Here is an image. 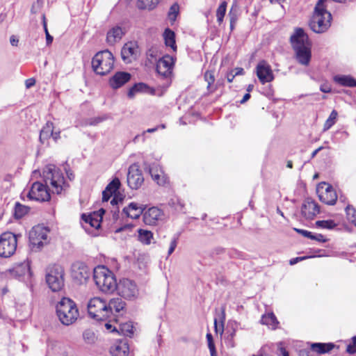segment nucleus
Instances as JSON below:
<instances>
[{"instance_id": "1", "label": "nucleus", "mask_w": 356, "mask_h": 356, "mask_svg": "<svg viewBox=\"0 0 356 356\" xmlns=\"http://www.w3.org/2000/svg\"><path fill=\"white\" fill-rule=\"evenodd\" d=\"M42 179L44 184L39 181L34 182L27 193V197L37 202H46L50 200L51 190L53 193L60 194L67 186L60 169L56 165L49 164L42 170Z\"/></svg>"}, {"instance_id": "2", "label": "nucleus", "mask_w": 356, "mask_h": 356, "mask_svg": "<svg viewBox=\"0 0 356 356\" xmlns=\"http://www.w3.org/2000/svg\"><path fill=\"white\" fill-rule=\"evenodd\" d=\"M290 41L296 61L302 66H309L312 59V44L304 30L296 29Z\"/></svg>"}, {"instance_id": "3", "label": "nucleus", "mask_w": 356, "mask_h": 356, "mask_svg": "<svg viewBox=\"0 0 356 356\" xmlns=\"http://www.w3.org/2000/svg\"><path fill=\"white\" fill-rule=\"evenodd\" d=\"M93 279L97 287L104 293H112L117 289L113 273L104 266H98L93 270Z\"/></svg>"}, {"instance_id": "4", "label": "nucleus", "mask_w": 356, "mask_h": 356, "mask_svg": "<svg viewBox=\"0 0 356 356\" xmlns=\"http://www.w3.org/2000/svg\"><path fill=\"white\" fill-rule=\"evenodd\" d=\"M56 314L60 323L65 325L73 324L79 317V310L73 300L63 298L56 305Z\"/></svg>"}, {"instance_id": "5", "label": "nucleus", "mask_w": 356, "mask_h": 356, "mask_svg": "<svg viewBox=\"0 0 356 356\" xmlns=\"http://www.w3.org/2000/svg\"><path fill=\"white\" fill-rule=\"evenodd\" d=\"M113 65L114 57L108 50L97 52L92 60V67L94 72L102 76L110 72L113 67Z\"/></svg>"}, {"instance_id": "6", "label": "nucleus", "mask_w": 356, "mask_h": 356, "mask_svg": "<svg viewBox=\"0 0 356 356\" xmlns=\"http://www.w3.org/2000/svg\"><path fill=\"white\" fill-rule=\"evenodd\" d=\"M64 275V269L59 265L54 264L47 269L46 282L52 291H60L63 288Z\"/></svg>"}, {"instance_id": "7", "label": "nucleus", "mask_w": 356, "mask_h": 356, "mask_svg": "<svg viewBox=\"0 0 356 356\" xmlns=\"http://www.w3.org/2000/svg\"><path fill=\"white\" fill-rule=\"evenodd\" d=\"M88 310L89 315L97 321H104L108 318L107 302L100 298L90 299Z\"/></svg>"}, {"instance_id": "8", "label": "nucleus", "mask_w": 356, "mask_h": 356, "mask_svg": "<svg viewBox=\"0 0 356 356\" xmlns=\"http://www.w3.org/2000/svg\"><path fill=\"white\" fill-rule=\"evenodd\" d=\"M17 245V236L7 232L0 235V257L8 258L14 254Z\"/></svg>"}, {"instance_id": "9", "label": "nucleus", "mask_w": 356, "mask_h": 356, "mask_svg": "<svg viewBox=\"0 0 356 356\" xmlns=\"http://www.w3.org/2000/svg\"><path fill=\"white\" fill-rule=\"evenodd\" d=\"M116 289L121 297L129 300L136 299L139 295V290L136 284L127 278L120 281Z\"/></svg>"}, {"instance_id": "10", "label": "nucleus", "mask_w": 356, "mask_h": 356, "mask_svg": "<svg viewBox=\"0 0 356 356\" xmlns=\"http://www.w3.org/2000/svg\"><path fill=\"white\" fill-rule=\"evenodd\" d=\"M49 229L42 225L34 226L29 232V241L33 248H40L48 243Z\"/></svg>"}, {"instance_id": "11", "label": "nucleus", "mask_w": 356, "mask_h": 356, "mask_svg": "<svg viewBox=\"0 0 356 356\" xmlns=\"http://www.w3.org/2000/svg\"><path fill=\"white\" fill-rule=\"evenodd\" d=\"M127 184L131 189L139 188L144 182V177L139 166L134 163L129 166L127 173Z\"/></svg>"}, {"instance_id": "12", "label": "nucleus", "mask_w": 356, "mask_h": 356, "mask_svg": "<svg viewBox=\"0 0 356 356\" xmlns=\"http://www.w3.org/2000/svg\"><path fill=\"white\" fill-rule=\"evenodd\" d=\"M257 75L259 81L264 84L271 82L274 79V75L270 65L266 60H261L256 67Z\"/></svg>"}, {"instance_id": "13", "label": "nucleus", "mask_w": 356, "mask_h": 356, "mask_svg": "<svg viewBox=\"0 0 356 356\" xmlns=\"http://www.w3.org/2000/svg\"><path fill=\"white\" fill-rule=\"evenodd\" d=\"M175 61L172 56L169 55L163 56L159 58L156 63V72L164 77H168L172 73Z\"/></svg>"}, {"instance_id": "14", "label": "nucleus", "mask_w": 356, "mask_h": 356, "mask_svg": "<svg viewBox=\"0 0 356 356\" xmlns=\"http://www.w3.org/2000/svg\"><path fill=\"white\" fill-rule=\"evenodd\" d=\"M320 212L318 204L312 198H306L302 205V215L307 219H312Z\"/></svg>"}, {"instance_id": "15", "label": "nucleus", "mask_w": 356, "mask_h": 356, "mask_svg": "<svg viewBox=\"0 0 356 356\" xmlns=\"http://www.w3.org/2000/svg\"><path fill=\"white\" fill-rule=\"evenodd\" d=\"M324 185L326 186L325 190L318 191L319 199L326 204L334 205L337 200V193L330 185L325 183H324Z\"/></svg>"}, {"instance_id": "16", "label": "nucleus", "mask_w": 356, "mask_h": 356, "mask_svg": "<svg viewBox=\"0 0 356 356\" xmlns=\"http://www.w3.org/2000/svg\"><path fill=\"white\" fill-rule=\"evenodd\" d=\"M131 79V74L126 72H116L109 80V84L113 89L122 87Z\"/></svg>"}, {"instance_id": "17", "label": "nucleus", "mask_w": 356, "mask_h": 356, "mask_svg": "<svg viewBox=\"0 0 356 356\" xmlns=\"http://www.w3.org/2000/svg\"><path fill=\"white\" fill-rule=\"evenodd\" d=\"M146 209L144 204H138L135 202H131L128 207L123 209V213L129 218L132 219L138 218Z\"/></svg>"}, {"instance_id": "18", "label": "nucleus", "mask_w": 356, "mask_h": 356, "mask_svg": "<svg viewBox=\"0 0 356 356\" xmlns=\"http://www.w3.org/2000/svg\"><path fill=\"white\" fill-rule=\"evenodd\" d=\"M110 353L113 356H128L129 346L126 340H119L113 344L110 348Z\"/></svg>"}, {"instance_id": "19", "label": "nucleus", "mask_w": 356, "mask_h": 356, "mask_svg": "<svg viewBox=\"0 0 356 356\" xmlns=\"http://www.w3.org/2000/svg\"><path fill=\"white\" fill-rule=\"evenodd\" d=\"M90 272L87 266L80 264L74 266L73 277L79 283L86 282L90 277Z\"/></svg>"}, {"instance_id": "20", "label": "nucleus", "mask_w": 356, "mask_h": 356, "mask_svg": "<svg viewBox=\"0 0 356 356\" xmlns=\"http://www.w3.org/2000/svg\"><path fill=\"white\" fill-rule=\"evenodd\" d=\"M136 45L133 42L126 43L121 51V56L123 61L130 63L136 55Z\"/></svg>"}, {"instance_id": "21", "label": "nucleus", "mask_w": 356, "mask_h": 356, "mask_svg": "<svg viewBox=\"0 0 356 356\" xmlns=\"http://www.w3.org/2000/svg\"><path fill=\"white\" fill-rule=\"evenodd\" d=\"M149 171L152 179L159 186H164L168 181V177L157 165H152Z\"/></svg>"}, {"instance_id": "22", "label": "nucleus", "mask_w": 356, "mask_h": 356, "mask_svg": "<svg viewBox=\"0 0 356 356\" xmlns=\"http://www.w3.org/2000/svg\"><path fill=\"white\" fill-rule=\"evenodd\" d=\"M125 307V302L120 298H112L107 302L108 318L111 315L119 313Z\"/></svg>"}, {"instance_id": "23", "label": "nucleus", "mask_w": 356, "mask_h": 356, "mask_svg": "<svg viewBox=\"0 0 356 356\" xmlns=\"http://www.w3.org/2000/svg\"><path fill=\"white\" fill-rule=\"evenodd\" d=\"M162 211L157 207H151L143 214L144 222L147 225H154L162 216Z\"/></svg>"}, {"instance_id": "24", "label": "nucleus", "mask_w": 356, "mask_h": 356, "mask_svg": "<svg viewBox=\"0 0 356 356\" xmlns=\"http://www.w3.org/2000/svg\"><path fill=\"white\" fill-rule=\"evenodd\" d=\"M81 219L84 223L88 224L91 227L98 229L100 227L102 217L98 212H94L88 215L83 214Z\"/></svg>"}, {"instance_id": "25", "label": "nucleus", "mask_w": 356, "mask_h": 356, "mask_svg": "<svg viewBox=\"0 0 356 356\" xmlns=\"http://www.w3.org/2000/svg\"><path fill=\"white\" fill-rule=\"evenodd\" d=\"M123 35L122 29L120 26H115L108 31L106 41L110 45H113L121 40Z\"/></svg>"}, {"instance_id": "26", "label": "nucleus", "mask_w": 356, "mask_h": 356, "mask_svg": "<svg viewBox=\"0 0 356 356\" xmlns=\"http://www.w3.org/2000/svg\"><path fill=\"white\" fill-rule=\"evenodd\" d=\"M225 321V307H222L221 313L219 314L218 318L214 319V328L216 334L222 335L224 332V323Z\"/></svg>"}, {"instance_id": "27", "label": "nucleus", "mask_w": 356, "mask_h": 356, "mask_svg": "<svg viewBox=\"0 0 356 356\" xmlns=\"http://www.w3.org/2000/svg\"><path fill=\"white\" fill-rule=\"evenodd\" d=\"M261 322L264 325L270 326L273 330L277 328L279 322L273 313H268L264 314L261 317Z\"/></svg>"}, {"instance_id": "28", "label": "nucleus", "mask_w": 356, "mask_h": 356, "mask_svg": "<svg viewBox=\"0 0 356 356\" xmlns=\"http://www.w3.org/2000/svg\"><path fill=\"white\" fill-rule=\"evenodd\" d=\"M311 348L314 353L315 352L318 354H324L330 352L334 348V344L332 343H314L312 344Z\"/></svg>"}, {"instance_id": "29", "label": "nucleus", "mask_w": 356, "mask_h": 356, "mask_svg": "<svg viewBox=\"0 0 356 356\" xmlns=\"http://www.w3.org/2000/svg\"><path fill=\"white\" fill-rule=\"evenodd\" d=\"M334 80L337 83L348 87L356 86V80L350 76H335Z\"/></svg>"}, {"instance_id": "30", "label": "nucleus", "mask_w": 356, "mask_h": 356, "mask_svg": "<svg viewBox=\"0 0 356 356\" xmlns=\"http://www.w3.org/2000/svg\"><path fill=\"white\" fill-rule=\"evenodd\" d=\"M165 43L166 46L170 47L173 51H176L177 46L175 44V33L169 29H166L163 33Z\"/></svg>"}, {"instance_id": "31", "label": "nucleus", "mask_w": 356, "mask_h": 356, "mask_svg": "<svg viewBox=\"0 0 356 356\" xmlns=\"http://www.w3.org/2000/svg\"><path fill=\"white\" fill-rule=\"evenodd\" d=\"M53 128L52 123H47L46 126L40 131V140L42 143H44L51 136H54Z\"/></svg>"}, {"instance_id": "32", "label": "nucleus", "mask_w": 356, "mask_h": 356, "mask_svg": "<svg viewBox=\"0 0 356 356\" xmlns=\"http://www.w3.org/2000/svg\"><path fill=\"white\" fill-rule=\"evenodd\" d=\"M294 230L298 233L300 234L305 237L309 238L312 240H316L319 242H325L324 236L321 234H314L311 232L307 230L295 228Z\"/></svg>"}, {"instance_id": "33", "label": "nucleus", "mask_w": 356, "mask_h": 356, "mask_svg": "<svg viewBox=\"0 0 356 356\" xmlns=\"http://www.w3.org/2000/svg\"><path fill=\"white\" fill-rule=\"evenodd\" d=\"M138 240L145 245H149L151 243L152 240L153 239V234L152 232L139 229L138 231Z\"/></svg>"}, {"instance_id": "34", "label": "nucleus", "mask_w": 356, "mask_h": 356, "mask_svg": "<svg viewBox=\"0 0 356 356\" xmlns=\"http://www.w3.org/2000/svg\"><path fill=\"white\" fill-rule=\"evenodd\" d=\"M118 330V333H120L121 334L126 337H131V335L134 334V326L131 322L120 324Z\"/></svg>"}, {"instance_id": "35", "label": "nucleus", "mask_w": 356, "mask_h": 356, "mask_svg": "<svg viewBox=\"0 0 356 356\" xmlns=\"http://www.w3.org/2000/svg\"><path fill=\"white\" fill-rule=\"evenodd\" d=\"M148 89L149 87L145 83H138L129 89L127 95L129 98H133L136 92H146Z\"/></svg>"}, {"instance_id": "36", "label": "nucleus", "mask_w": 356, "mask_h": 356, "mask_svg": "<svg viewBox=\"0 0 356 356\" xmlns=\"http://www.w3.org/2000/svg\"><path fill=\"white\" fill-rule=\"evenodd\" d=\"M338 116V113L337 111L333 110L331 113L330 114L329 118L325 121L324 126H323V130L327 131L330 129L335 123L337 121V118Z\"/></svg>"}, {"instance_id": "37", "label": "nucleus", "mask_w": 356, "mask_h": 356, "mask_svg": "<svg viewBox=\"0 0 356 356\" xmlns=\"http://www.w3.org/2000/svg\"><path fill=\"white\" fill-rule=\"evenodd\" d=\"M29 211V208L26 206L22 205L19 202L15 204V216L16 218H21Z\"/></svg>"}, {"instance_id": "38", "label": "nucleus", "mask_w": 356, "mask_h": 356, "mask_svg": "<svg viewBox=\"0 0 356 356\" xmlns=\"http://www.w3.org/2000/svg\"><path fill=\"white\" fill-rule=\"evenodd\" d=\"M158 0H138V7L140 9H153Z\"/></svg>"}, {"instance_id": "39", "label": "nucleus", "mask_w": 356, "mask_h": 356, "mask_svg": "<svg viewBox=\"0 0 356 356\" xmlns=\"http://www.w3.org/2000/svg\"><path fill=\"white\" fill-rule=\"evenodd\" d=\"M227 4L226 1H222L217 9L216 17L217 21L219 24H221L223 21V18L226 13Z\"/></svg>"}, {"instance_id": "40", "label": "nucleus", "mask_w": 356, "mask_h": 356, "mask_svg": "<svg viewBox=\"0 0 356 356\" xmlns=\"http://www.w3.org/2000/svg\"><path fill=\"white\" fill-rule=\"evenodd\" d=\"M316 226L318 228L332 229L337 226V224L332 220H318L316 222Z\"/></svg>"}, {"instance_id": "41", "label": "nucleus", "mask_w": 356, "mask_h": 356, "mask_svg": "<svg viewBox=\"0 0 356 356\" xmlns=\"http://www.w3.org/2000/svg\"><path fill=\"white\" fill-rule=\"evenodd\" d=\"M346 213L348 220L351 223L354 224L356 226V210H355V209L350 205H348L346 208Z\"/></svg>"}, {"instance_id": "42", "label": "nucleus", "mask_w": 356, "mask_h": 356, "mask_svg": "<svg viewBox=\"0 0 356 356\" xmlns=\"http://www.w3.org/2000/svg\"><path fill=\"white\" fill-rule=\"evenodd\" d=\"M120 186V181L119 179L115 178L107 185L106 189L113 194L118 190Z\"/></svg>"}, {"instance_id": "43", "label": "nucleus", "mask_w": 356, "mask_h": 356, "mask_svg": "<svg viewBox=\"0 0 356 356\" xmlns=\"http://www.w3.org/2000/svg\"><path fill=\"white\" fill-rule=\"evenodd\" d=\"M83 338L87 343H93L95 341V334L93 331L86 330L83 333Z\"/></svg>"}, {"instance_id": "44", "label": "nucleus", "mask_w": 356, "mask_h": 356, "mask_svg": "<svg viewBox=\"0 0 356 356\" xmlns=\"http://www.w3.org/2000/svg\"><path fill=\"white\" fill-rule=\"evenodd\" d=\"M236 336V330L233 329L232 332L229 333L225 338V341L227 347L229 348H234L236 346V343L234 341V337Z\"/></svg>"}, {"instance_id": "45", "label": "nucleus", "mask_w": 356, "mask_h": 356, "mask_svg": "<svg viewBox=\"0 0 356 356\" xmlns=\"http://www.w3.org/2000/svg\"><path fill=\"white\" fill-rule=\"evenodd\" d=\"M42 25H43L45 35H46L47 44L49 45L50 44H51V42L53 41V37L49 34V33L48 31L46 18H45L44 15H42Z\"/></svg>"}, {"instance_id": "46", "label": "nucleus", "mask_w": 356, "mask_h": 356, "mask_svg": "<svg viewBox=\"0 0 356 356\" xmlns=\"http://www.w3.org/2000/svg\"><path fill=\"white\" fill-rule=\"evenodd\" d=\"M179 240V234H175L171 239L170 247L168 249V254L170 255L175 251Z\"/></svg>"}, {"instance_id": "47", "label": "nucleus", "mask_w": 356, "mask_h": 356, "mask_svg": "<svg viewBox=\"0 0 356 356\" xmlns=\"http://www.w3.org/2000/svg\"><path fill=\"white\" fill-rule=\"evenodd\" d=\"M346 351L350 354L356 353V336L352 338L351 342L347 346Z\"/></svg>"}, {"instance_id": "48", "label": "nucleus", "mask_w": 356, "mask_h": 356, "mask_svg": "<svg viewBox=\"0 0 356 356\" xmlns=\"http://www.w3.org/2000/svg\"><path fill=\"white\" fill-rule=\"evenodd\" d=\"M178 13V6L177 5H173L170 7L168 16L170 20L174 21L177 17Z\"/></svg>"}, {"instance_id": "49", "label": "nucleus", "mask_w": 356, "mask_h": 356, "mask_svg": "<svg viewBox=\"0 0 356 356\" xmlns=\"http://www.w3.org/2000/svg\"><path fill=\"white\" fill-rule=\"evenodd\" d=\"M205 81L208 83V88L214 82L215 79L212 72L207 71L204 74Z\"/></svg>"}, {"instance_id": "50", "label": "nucleus", "mask_w": 356, "mask_h": 356, "mask_svg": "<svg viewBox=\"0 0 356 356\" xmlns=\"http://www.w3.org/2000/svg\"><path fill=\"white\" fill-rule=\"evenodd\" d=\"M229 17L231 24H236L237 21L236 10L232 7L229 13Z\"/></svg>"}, {"instance_id": "51", "label": "nucleus", "mask_w": 356, "mask_h": 356, "mask_svg": "<svg viewBox=\"0 0 356 356\" xmlns=\"http://www.w3.org/2000/svg\"><path fill=\"white\" fill-rule=\"evenodd\" d=\"M299 356H314V353L312 348L311 350L302 349L300 350Z\"/></svg>"}, {"instance_id": "52", "label": "nucleus", "mask_w": 356, "mask_h": 356, "mask_svg": "<svg viewBox=\"0 0 356 356\" xmlns=\"http://www.w3.org/2000/svg\"><path fill=\"white\" fill-rule=\"evenodd\" d=\"M206 337L208 343V348H210L216 347L213 342L212 334L211 333H207Z\"/></svg>"}, {"instance_id": "53", "label": "nucleus", "mask_w": 356, "mask_h": 356, "mask_svg": "<svg viewBox=\"0 0 356 356\" xmlns=\"http://www.w3.org/2000/svg\"><path fill=\"white\" fill-rule=\"evenodd\" d=\"M106 119V117H97V118H95L91 120L90 122V124L91 125H96L102 122H103L104 120H105Z\"/></svg>"}, {"instance_id": "54", "label": "nucleus", "mask_w": 356, "mask_h": 356, "mask_svg": "<svg viewBox=\"0 0 356 356\" xmlns=\"http://www.w3.org/2000/svg\"><path fill=\"white\" fill-rule=\"evenodd\" d=\"M113 193L105 189L102 193V200L103 202H107L112 196Z\"/></svg>"}, {"instance_id": "55", "label": "nucleus", "mask_w": 356, "mask_h": 356, "mask_svg": "<svg viewBox=\"0 0 356 356\" xmlns=\"http://www.w3.org/2000/svg\"><path fill=\"white\" fill-rule=\"evenodd\" d=\"M35 84V80L33 78L28 79L25 81L26 88H30Z\"/></svg>"}, {"instance_id": "56", "label": "nucleus", "mask_w": 356, "mask_h": 356, "mask_svg": "<svg viewBox=\"0 0 356 356\" xmlns=\"http://www.w3.org/2000/svg\"><path fill=\"white\" fill-rule=\"evenodd\" d=\"M320 90L321 92L325 93H329L331 92V87L327 84H323L320 87Z\"/></svg>"}, {"instance_id": "57", "label": "nucleus", "mask_w": 356, "mask_h": 356, "mask_svg": "<svg viewBox=\"0 0 356 356\" xmlns=\"http://www.w3.org/2000/svg\"><path fill=\"white\" fill-rule=\"evenodd\" d=\"M105 327L106 330H109L111 332H118V330L116 327L113 326L111 323H105Z\"/></svg>"}, {"instance_id": "58", "label": "nucleus", "mask_w": 356, "mask_h": 356, "mask_svg": "<svg viewBox=\"0 0 356 356\" xmlns=\"http://www.w3.org/2000/svg\"><path fill=\"white\" fill-rule=\"evenodd\" d=\"M305 259H306V257L293 258L289 261V264L291 265H294V264H297L298 261H302Z\"/></svg>"}, {"instance_id": "59", "label": "nucleus", "mask_w": 356, "mask_h": 356, "mask_svg": "<svg viewBox=\"0 0 356 356\" xmlns=\"http://www.w3.org/2000/svg\"><path fill=\"white\" fill-rule=\"evenodd\" d=\"M10 42L12 46H17L19 40L16 36L12 35L10 38Z\"/></svg>"}, {"instance_id": "60", "label": "nucleus", "mask_w": 356, "mask_h": 356, "mask_svg": "<svg viewBox=\"0 0 356 356\" xmlns=\"http://www.w3.org/2000/svg\"><path fill=\"white\" fill-rule=\"evenodd\" d=\"M232 70L234 71V74L235 76L238 75H242L244 73V70L242 67H236Z\"/></svg>"}, {"instance_id": "61", "label": "nucleus", "mask_w": 356, "mask_h": 356, "mask_svg": "<svg viewBox=\"0 0 356 356\" xmlns=\"http://www.w3.org/2000/svg\"><path fill=\"white\" fill-rule=\"evenodd\" d=\"M234 77H235V76L234 74V71L233 70H231L227 74V81L229 82V83L233 81Z\"/></svg>"}, {"instance_id": "62", "label": "nucleus", "mask_w": 356, "mask_h": 356, "mask_svg": "<svg viewBox=\"0 0 356 356\" xmlns=\"http://www.w3.org/2000/svg\"><path fill=\"white\" fill-rule=\"evenodd\" d=\"M280 356H289L288 351L283 347H280Z\"/></svg>"}, {"instance_id": "63", "label": "nucleus", "mask_w": 356, "mask_h": 356, "mask_svg": "<svg viewBox=\"0 0 356 356\" xmlns=\"http://www.w3.org/2000/svg\"><path fill=\"white\" fill-rule=\"evenodd\" d=\"M140 139H142L143 141H145V136L144 134L142 135H137L133 139L134 143H137Z\"/></svg>"}, {"instance_id": "64", "label": "nucleus", "mask_w": 356, "mask_h": 356, "mask_svg": "<svg viewBox=\"0 0 356 356\" xmlns=\"http://www.w3.org/2000/svg\"><path fill=\"white\" fill-rule=\"evenodd\" d=\"M250 98V93L245 94V95L243 96V99L240 101L241 104L245 103Z\"/></svg>"}]
</instances>
